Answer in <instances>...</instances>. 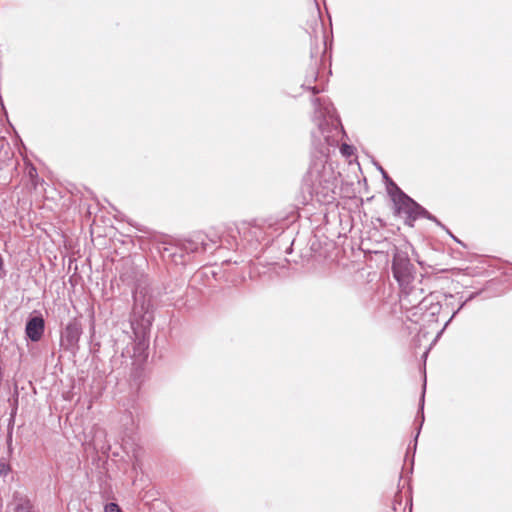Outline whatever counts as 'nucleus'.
I'll return each mask as SVG.
<instances>
[{
	"mask_svg": "<svg viewBox=\"0 0 512 512\" xmlns=\"http://www.w3.org/2000/svg\"><path fill=\"white\" fill-rule=\"evenodd\" d=\"M421 294L422 290L414 288H411L409 291L403 290V295L401 296V303L403 305L416 306L421 303Z\"/></svg>",
	"mask_w": 512,
	"mask_h": 512,
	"instance_id": "6e6552de",
	"label": "nucleus"
},
{
	"mask_svg": "<svg viewBox=\"0 0 512 512\" xmlns=\"http://www.w3.org/2000/svg\"><path fill=\"white\" fill-rule=\"evenodd\" d=\"M45 322L41 315L32 316L28 319L25 327L26 336L33 342H38L44 333Z\"/></svg>",
	"mask_w": 512,
	"mask_h": 512,
	"instance_id": "0eeeda50",
	"label": "nucleus"
},
{
	"mask_svg": "<svg viewBox=\"0 0 512 512\" xmlns=\"http://www.w3.org/2000/svg\"><path fill=\"white\" fill-rule=\"evenodd\" d=\"M340 131H341L342 139L347 136L345 129H342Z\"/></svg>",
	"mask_w": 512,
	"mask_h": 512,
	"instance_id": "dca6fc26",
	"label": "nucleus"
},
{
	"mask_svg": "<svg viewBox=\"0 0 512 512\" xmlns=\"http://www.w3.org/2000/svg\"><path fill=\"white\" fill-rule=\"evenodd\" d=\"M183 249L186 252H199L206 251L207 244L204 241V238L201 235H198L195 240H188L183 244Z\"/></svg>",
	"mask_w": 512,
	"mask_h": 512,
	"instance_id": "9d476101",
	"label": "nucleus"
},
{
	"mask_svg": "<svg viewBox=\"0 0 512 512\" xmlns=\"http://www.w3.org/2000/svg\"><path fill=\"white\" fill-rule=\"evenodd\" d=\"M14 512H35L30 499L19 493L14 494Z\"/></svg>",
	"mask_w": 512,
	"mask_h": 512,
	"instance_id": "1a4fd4ad",
	"label": "nucleus"
},
{
	"mask_svg": "<svg viewBox=\"0 0 512 512\" xmlns=\"http://www.w3.org/2000/svg\"><path fill=\"white\" fill-rule=\"evenodd\" d=\"M340 153L343 157L350 158L355 154V147L344 142L340 145Z\"/></svg>",
	"mask_w": 512,
	"mask_h": 512,
	"instance_id": "f8f14e48",
	"label": "nucleus"
},
{
	"mask_svg": "<svg viewBox=\"0 0 512 512\" xmlns=\"http://www.w3.org/2000/svg\"><path fill=\"white\" fill-rule=\"evenodd\" d=\"M309 194L315 197L318 202L330 203L334 200V185L333 183L321 180L317 184H312L309 188Z\"/></svg>",
	"mask_w": 512,
	"mask_h": 512,
	"instance_id": "39448f33",
	"label": "nucleus"
},
{
	"mask_svg": "<svg viewBox=\"0 0 512 512\" xmlns=\"http://www.w3.org/2000/svg\"><path fill=\"white\" fill-rule=\"evenodd\" d=\"M423 405H424V394L422 395V398H421V410H423Z\"/></svg>",
	"mask_w": 512,
	"mask_h": 512,
	"instance_id": "f3484780",
	"label": "nucleus"
},
{
	"mask_svg": "<svg viewBox=\"0 0 512 512\" xmlns=\"http://www.w3.org/2000/svg\"><path fill=\"white\" fill-rule=\"evenodd\" d=\"M11 466L7 458L1 457L0 458V476L6 480V478H9V480H13V477L11 475Z\"/></svg>",
	"mask_w": 512,
	"mask_h": 512,
	"instance_id": "9b49d317",
	"label": "nucleus"
},
{
	"mask_svg": "<svg viewBox=\"0 0 512 512\" xmlns=\"http://www.w3.org/2000/svg\"><path fill=\"white\" fill-rule=\"evenodd\" d=\"M414 266L411 264L408 254L396 250L392 261V271L400 286L408 285L413 279Z\"/></svg>",
	"mask_w": 512,
	"mask_h": 512,
	"instance_id": "7ed1b4c3",
	"label": "nucleus"
},
{
	"mask_svg": "<svg viewBox=\"0 0 512 512\" xmlns=\"http://www.w3.org/2000/svg\"><path fill=\"white\" fill-rule=\"evenodd\" d=\"M105 512H122V511L116 503L111 502L105 506Z\"/></svg>",
	"mask_w": 512,
	"mask_h": 512,
	"instance_id": "ddd939ff",
	"label": "nucleus"
},
{
	"mask_svg": "<svg viewBox=\"0 0 512 512\" xmlns=\"http://www.w3.org/2000/svg\"><path fill=\"white\" fill-rule=\"evenodd\" d=\"M134 304L131 315V327L135 325L143 330L149 329L154 320L152 296L146 288L137 287L133 293Z\"/></svg>",
	"mask_w": 512,
	"mask_h": 512,
	"instance_id": "f03ea898",
	"label": "nucleus"
},
{
	"mask_svg": "<svg viewBox=\"0 0 512 512\" xmlns=\"http://www.w3.org/2000/svg\"><path fill=\"white\" fill-rule=\"evenodd\" d=\"M324 137H325L326 141L329 143V145H334V142L330 143V137L331 136L329 134L324 135Z\"/></svg>",
	"mask_w": 512,
	"mask_h": 512,
	"instance_id": "2eb2a0df",
	"label": "nucleus"
},
{
	"mask_svg": "<svg viewBox=\"0 0 512 512\" xmlns=\"http://www.w3.org/2000/svg\"><path fill=\"white\" fill-rule=\"evenodd\" d=\"M82 328L79 322L73 320L69 322L61 334V344L65 349L72 350L77 347Z\"/></svg>",
	"mask_w": 512,
	"mask_h": 512,
	"instance_id": "20e7f679",
	"label": "nucleus"
},
{
	"mask_svg": "<svg viewBox=\"0 0 512 512\" xmlns=\"http://www.w3.org/2000/svg\"><path fill=\"white\" fill-rule=\"evenodd\" d=\"M387 190L394 203L396 213L403 217L409 226H413L414 221L420 217L432 220L442 226L433 215L405 194L392 180H390Z\"/></svg>",
	"mask_w": 512,
	"mask_h": 512,
	"instance_id": "f257e3e1",
	"label": "nucleus"
},
{
	"mask_svg": "<svg viewBox=\"0 0 512 512\" xmlns=\"http://www.w3.org/2000/svg\"><path fill=\"white\" fill-rule=\"evenodd\" d=\"M423 421H424V415L422 414V416H421V423H420L419 429H418V431H417V435H416V437H418V435L420 434V429H421V426H422ZM416 444H417V438H415L414 449L416 448Z\"/></svg>",
	"mask_w": 512,
	"mask_h": 512,
	"instance_id": "4468645a",
	"label": "nucleus"
},
{
	"mask_svg": "<svg viewBox=\"0 0 512 512\" xmlns=\"http://www.w3.org/2000/svg\"><path fill=\"white\" fill-rule=\"evenodd\" d=\"M317 117H323V121L318 123V128H343L339 117L336 115L332 105L321 106L316 111Z\"/></svg>",
	"mask_w": 512,
	"mask_h": 512,
	"instance_id": "423d86ee",
	"label": "nucleus"
},
{
	"mask_svg": "<svg viewBox=\"0 0 512 512\" xmlns=\"http://www.w3.org/2000/svg\"><path fill=\"white\" fill-rule=\"evenodd\" d=\"M381 171H382V174H383L384 178L387 179L388 177H387V174L385 173V171L383 169H381Z\"/></svg>",
	"mask_w": 512,
	"mask_h": 512,
	"instance_id": "a211bd4d",
	"label": "nucleus"
}]
</instances>
